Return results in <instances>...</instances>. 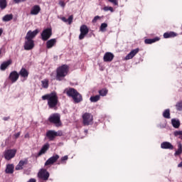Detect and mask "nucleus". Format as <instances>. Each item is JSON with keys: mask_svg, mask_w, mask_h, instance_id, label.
I'll use <instances>...</instances> for the list:
<instances>
[{"mask_svg": "<svg viewBox=\"0 0 182 182\" xmlns=\"http://www.w3.org/2000/svg\"><path fill=\"white\" fill-rule=\"evenodd\" d=\"M42 100H48V106L50 109H55L58 106L59 98L56 92L46 94L41 97Z\"/></svg>", "mask_w": 182, "mask_h": 182, "instance_id": "obj_1", "label": "nucleus"}, {"mask_svg": "<svg viewBox=\"0 0 182 182\" xmlns=\"http://www.w3.org/2000/svg\"><path fill=\"white\" fill-rule=\"evenodd\" d=\"M69 75V65L64 64L56 69L55 80L62 82Z\"/></svg>", "mask_w": 182, "mask_h": 182, "instance_id": "obj_2", "label": "nucleus"}, {"mask_svg": "<svg viewBox=\"0 0 182 182\" xmlns=\"http://www.w3.org/2000/svg\"><path fill=\"white\" fill-rule=\"evenodd\" d=\"M48 122L55 124L56 127H60L62 126V122L60 121V114L55 113L51 114L48 118Z\"/></svg>", "mask_w": 182, "mask_h": 182, "instance_id": "obj_3", "label": "nucleus"}, {"mask_svg": "<svg viewBox=\"0 0 182 182\" xmlns=\"http://www.w3.org/2000/svg\"><path fill=\"white\" fill-rule=\"evenodd\" d=\"M82 123L84 126H90L93 124V115L89 112H85L82 115Z\"/></svg>", "mask_w": 182, "mask_h": 182, "instance_id": "obj_4", "label": "nucleus"}, {"mask_svg": "<svg viewBox=\"0 0 182 182\" xmlns=\"http://www.w3.org/2000/svg\"><path fill=\"white\" fill-rule=\"evenodd\" d=\"M52 36V28H47L44 29L41 33V39L42 41H44V42H46V41H48L50 39V37Z\"/></svg>", "mask_w": 182, "mask_h": 182, "instance_id": "obj_5", "label": "nucleus"}, {"mask_svg": "<svg viewBox=\"0 0 182 182\" xmlns=\"http://www.w3.org/2000/svg\"><path fill=\"white\" fill-rule=\"evenodd\" d=\"M50 176V174L45 168L41 169L38 173V178H41V180H43L44 181H48Z\"/></svg>", "mask_w": 182, "mask_h": 182, "instance_id": "obj_6", "label": "nucleus"}, {"mask_svg": "<svg viewBox=\"0 0 182 182\" xmlns=\"http://www.w3.org/2000/svg\"><path fill=\"white\" fill-rule=\"evenodd\" d=\"M80 34L79 36L80 41L85 39V36L89 33V28L86 25H82L80 28Z\"/></svg>", "mask_w": 182, "mask_h": 182, "instance_id": "obj_7", "label": "nucleus"}, {"mask_svg": "<svg viewBox=\"0 0 182 182\" xmlns=\"http://www.w3.org/2000/svg\"><path fill=\"white\" fill-rule=\"evenodd\" d=\"M16 154V149H8L4 151V158L6 159V160H11V159H14L15 157Z\"/></svg>", "mask_w": 182, "mask_h": 182, "instance_id": "obj_8", "label": "nucleus"}, {"mask_svg": "<svg viewBox=\"0 0 182 182\" xmlns=\"http://www.w3.org/2000/svg\"><path fill=\"white\" fill-rule=\"evenodd\" d=\"M58 136H60V134H59L55 130H48L46 132V137L48 138V140H50V141H53L55 140V138L58 137Z\"/></svg>", "mask_w": 182, "mask_h": 182, "instance_id": "obj_9", "label": "nucleus"}, {"mask_svg": "<svg viewBox=\"0 0 182 182\" xmlns=\"http://www.w3.org/2000/svg\"><path fill=\"white\" fill-rule=\"evenodd\" d=\"M28 163H29V161L28 158L21 160L18 162V164L16 165L15 170L16 171L23 170V167H25V166H28Z\"/></svg>", "mask_w": 182, "mask_h": 182, "instance_id": "obj_10", "label": "nucleus"}, {"mask_svg": "<svg viewBox=\"0 0 182 182\" xmlns=\"http://www.w3.org/2000/svg\"><path fill=\"white\" fill-rule=\"evenodd\" d=\"M39 33V30L36 29L35 31H28L26 36V40L33 41V38Z\"/></svg>", "mask_w": 182, "mask_h": 182, "instance_id": "obj_11", "label": "nucleus"}, {"mask_svg": "<svg viewBox=\"0 0 182 182\" xmlns=\"http://www.w3.org/2000/svg\"><path fill=\"white\" fill-rule=\"evenodd\" d=\"M35 48V41L33 40H26L24 43L25 50H32Z\"/></svg>", "mask_w": 182, "mask_h": 182, "instance_id": "obj_12", "label": "nucleus"}, {"mask_svg": "<svg viewBox=\"0 0 182 182\" xmlns=\"http://www.w3.org/2000/svg\"><path fill=\"white\" fill-rule=\"evenodd\" d=\"M64 93H66L68 97L73 98L77 93V90L73 87H68L64 90Z\"/></svg>", "mask_w": 182, "mask_h": 182, "instance_id": "obj_13", "label": "nucleus"}, {"mask_svg": "<svg viewBox=\"0 0 182 182\" xmlns=\"http://www.w3.org/2000/svg\"><path fill=\"white\" fill-rule=\"evenodd\" d=\"M59 160V155L55 154L50 158H49L45 163V166H50L56 163Z\"/></svg>", "mask_w": 182, "mask_h": 182, "instance_id": "obj_14", "label": "nucleus"}, {"mask_svg": "<svg viewBox=\"0 0 182 182\" xmlns=\"http://www.w3.org/2000/svg\"><path fill=\"white\" fill-rule=\"evenodd\" d=\"M9 79L11 80V83H15L18 79H19V73H18L16 71L11 72Z\"/></svg>", "mask_w": 182, "mask_h": 182, "instance_id": "obj_15", "label": "nucleus"}, {"mask_svg": "<svg viewBox=\"0 0 182 182\" xmlns=\"http://www.w3.org/2000/svg\"><path fill=\"white\" fill-rule=\"evenodd\" d=\"M161 149L164 150H173L174 146H173V144L168 141H164L161 144Z\"/></svg>", "mask_w": 182, "mask_h": 182, "instance_id": "obj_16", "label": "nucleus"}, {"mask_svg": "<svg viewBox=\"0 0 182 182\" xmlns=\"http://www.w3.org/2000/svg\"><path fill=\"white\" fill-rule=\"evenodd\" d=\"M114 59V55L110 52H107L104 55L103 60L104 62H112Z\"/></svg>", "mask_w": 182, "mask_h": 182, "instance_id": "obj_17", "label": "nucleus"}, {"mask_svg": "<svg viewBox=\"0 0 182 182\" xmlns=\"http://www.w3.org/2000/svg\"><path fill=\"white\" fill-rule=\"evenodd\" d=\"M74 103H80V102H83V97L77 91L75 92L74 97H72Z\"/></svg>", "mask_w": 182, "mask_h": 182, "instance_id": "obj_18", "label": "nucleus"}, {"mask_svg": "<svg viewBox=\"0 0 182 182\" xmlns=\"http://www.w3.org/2000/svg\"><path fill=\"white\" fill-rule=\"evenodd\" d=\"M139 48H136L132 50L126 57L125 59L126 60H129V59H133V58H134V56H136V55H137V53H139Z\"/></svg>", "mask_w": 182, "mask_h": 182, "instance_id": "obj_19", "label": "nucleus"}, {"mask_svg": "<svg viewBox=\"0 0 182 182\" xmlns=\"http://www.w3.org/2000/svg\"><path fill=\"white\" fill-rule=\"evenodd\" d=\"M18 75L21 76V77H23V79H28V77L29 76V72H28L26 68H22L19 71Z\"/></svg>", "mask_w": 182, "mask_h": 182, "instance_id": "obj_20", "label": "nucleus"}, {"mask_svg": "<svg viewBox=\"0 0 182 182\" xmlns=\"http://www.w3.org/2000/svg\"><path fill=\"white\" fill-rule=\"evenodd\" d=\"M41 12V6L39 5H35L31 8V15H38Z\"/></svg>", "mask_w": 182, "mask_h": 182, "instance_id": "obj_21", "label": "nucleus"}, {"mask_svg": "<svg viewBox=\"0 0 182 182\" xmlns=\"http://www.w3.org/2000/svg\"><path fill=\"white\" fill-rule=\"evenodd\" d=\"M10 65H12V60L3 62L0 65L1 70H6V68L10 66Z\"/></svg>", "mask_w": 182, "mask_h": 182, "instance_id": "obj_22", "label": "nucleus"}, {"mask_svg": "<svg viewBox=\"0 0 182 182\" xmlns=\"http://www.w3.org/2000/svg\"><path fill=\"white\" fill-rule=\"evenodd\" d=\"M178 34L173 31H169L164 33V38L165 39H168L170 38H176Z\"/></svg>", "mask_w": 182, "mask_h": 182, "instance_id": "obj_23", "label": "nucleus"}, {"mask_svg": "<svg viewBox=\"0 0 182 182\" xmlns=\"http://www.w3.org/2000/svg\"><path fill=\"white\" fill-rule=\"evenodd\" d=\"M56 45V38H52L50 40H48L46 42V48L47 49H51V48H53Z\"/></svg>", "mask_w": 182, "mask_h": 182, "instance_id": "obj_24", "label": "nucleus"}, {"mask_svg": "<svg viewBox=\"0 0 182 182\" xmlns=\"http://www.w3.org/2000/svg\"><path fill=\"white\" fill-rule=\"evenodd\" d=\"M159 41H160V37H155L154 38H146L144 40V43L146 45H151V43L159 42Z\"/></svg>", "mask_w": 182, "mask_h": 182, "instance_id": "obj_25", "label": "nucleus"}, {"mask_svg": "<svg viewBox=\"0 0 182 182\" xmlns=\"http://www.w3.org/2000/svg\"><path fill=\"white\" fill-rule=\"evenodd\" d=\"M48 150H49V144H46L43 146V147L38 152V156H42V154H45L46 151H48Z\"/></svg>", "mask_w": 182, "mask_h": 182, "instance_id": "obj_26", "label": "nucleus"}, {"mask_svg": "<svg viewBox=\"0 0 182 182\" xmlns=\"http://www.w3.org/2000/svg\"><path fill=\"white\" fill-rule=\"evenodd\" d=\"M14 164H8L6 168V174H14Z\"/></svg>", "mask_w": 182, "mask_h": 182, "instance_id": "obj_27", "label": "nucleus"}, {"mask_svg": "<svg viewBox=\"0 0 182 182\" xmlns=\"http://www.w3.org/2000/svg\"><path fill=\"white\" fill-rule=\"evenodd\" d=\"M14 19V14H6L2 18L3 22H9V21H12Z\"/></svg>", "mask_w": 182, "mask_h": 182, "instance_id": "obj_28", "label": "nucleus"}, {"mask_svg": "<svg viewBox=\"0 0 182 182\" xmlns=\"http://www.w3.org/2000/svg\"><path fill=\"white\" fill-rule=\"evenodd\" d=\"M61 21L65 23L68 22V25H71L72 22H73V16H70L68 18H66L65 17H62Z\"/></svg>", "mask_w": 182, "mask_h": 182, "instance_id": "obj_29", "label": "nucleus"}, {"mask_svg": "<svg viewBox=\"0 0 182 182\" xmlns=\"http://www.w3.org/2000/svg\"><path fill=\"white\" fill-rule=\"evenodd\" d=\"M181 154H182V144H181V143H179L178 144V149L174 153V156H181Z\"/></svg>", "mask_w": 182, "mask_h": 182, "instance_id": "obj_30", "label": "nucleus"}, {"mask_svg": "<svg viewBox=\"0 0 182 182\" xmlns=\"http://www.w3.org/2000/svg\"><path fill=\"white\" fill-rule=\"evenodd\" d=\"M171 123L173 127H174L175 129H178V127H180V121L176 120V119H172Z\"/></svg>", "mask_w": 182, "mask_h": 182, "instance_id": "obj_31", "label": "nucleus"}, {"mask_svg": "<svg viewBox=\"0 0 182 182\" xmlns=\"http://www.w3.org/2000/svg\"><path fill=\"white\" fill-rule=\"evenodd\" d=\"M8 6L6 0H0V9L4 10Z\"/></svg>", "mask_w": 182, "mask_h": 182, "instance_id": "obj_32", "label": "nucleus"}, {"mask_svg": "<svg viewBox=\"0 0 182 182\" xmlns=\"http://www.w3.org/2000/svg\"><path fill=\"white\" fill-rule=\"evenodd\" d=\"M98 93H99L100 96L105 97L107 95V93H109V90L106 88H103L102 90H100L98 91Z\"/></svg>", "mask_w": 182, "mask_h": 182, "instance_id": "obj_33", "label": "nucleus"}, {"mask_svg": "<svg viewBox=\"0 0 182 182\" xmlns=\"http://www.w3.org/2000/svg\"><path fill=\"white\" fill-rule=\"evenodd\" d=\"M163 117H164V119H171V118L170 117V109H166L164 111Z\"/></svg>", "mask_w": 182, "mask_h": 182, "instance_id": "obj_34", "label": "nucleus"}, {"mask_svg": "<svg viewBox=\"0 0 182 182\" xmlns=\"http://www.w3.org/2000/svg\"><path fill=\"white\" fill-rule=\"evenodd\" d=\"M90 100L92 103H96V102H99V100H100V95L92 96L90 98Z\"/></svg>", "mask_w": 182, "mask_h": 182, "instance_id": "obj_35", "label": "nucleus"}, {"mask_svg": "<svg viewBox=\"0 0 182 182\" xmlns=\"http://www.w3.org/2000/svg\"><path fill=\"white\" fill-rule=\"evenodd\" d=\"M42 87H44V89H48L49 87V80H45L41 81Z\"/></svg>", "mask_w": 182, "mask_h": 182, "instance_id": "obj_36", "label": "nucleus"}, {"mask_svg": "<svg viewBox=\"0 0 182 182\" xmlns=\"http://www.w3.org/2000/svg\"><path fill=\"white\" fill-rule=\"evenodd\" d=\"M106 28H107V23H102L100 27V31L101 32H106Z\"/></svg>", "mask_w": 182, "mask_h": 182, "instance_id": "obj_37", "label": "nucleus"}, {"mask_svg": "<svg viewBox=\"0 0 182 182\" xmlns=\"http://www.w3.org/2000/svg\"><path fill=\"white\" fill-rule=\"evenodd\" d=\"M176 110H178V112H181V110H182V101L177 102L176 105Z\"/></svg>", "mask_w": 182, "mask_h": 182, "instance_id": "obj_38", "label": "nucleus"}, {"mask_svg": "<svg viewBox=\"0 0 182 182\" xmlns=\"http://www.w3.org/2000/svg\"><path fill=\"white\" fill-rule=\"evenodd\" d=\"M173 136H175V137L179 136V139H182V131H175L173 132Z\"/></svg>", "mask_w": 182, "mask_h": 182, "instance_id": "obj_39", "label": "nucleus"}, {"mask_svg": "<svg viewBox=\"0 0 182 182\" xmlns=\"http://www.w3.org/2000/svg\"><path fill=\"white\" fill-rule=\"evenodd\" d=\"M103 11L105 12H107V11H110V12H114V9H113V7L112 6H105L103 8Z\"/></svg>", "mask_w": 182, "mask_h": 182, "instance_id": "obj_40", "label": "nucleus"}, {"mask_svg": "<svg viewBox=\"0 0 182 182\" xmlns=\"http://www.w3.org/2000/svg\"><path fill=\"white\" fill-rule=\"evenodd\" d=\"M100 19H102V17L99 16H96L94 17V18L92 20V23H96Z\"/></svg>", "mask_w": 182, "mask_h": 182, "instance_id": "obj_41", "label": "nucleus"}, {"mask_svg": "<svg viewBox=\"0 0 182 182\" xmlns=\"http://www.w3.org/2000/svg\"><path fill=\"white\" fill-rule=\"evenodd\" d=\"M109 2H111V4H113V5H115L116 6H117L119 5V2L117 1V0H108Z\"/></svg>", "mask_w": 182, "mask_h": 182, "instance_id": "obj_42", "label": "nucleus"}, {"mask_svg": "<svg viewBox=\"0 0 182 182\" xmlns=\"http://www.w3.org/2000/svg\"><path fill=\"white\" fill-rule=\"evenodd\" d=\"M69 159V156L68 155H65L63 157H61V163H63L64 161H66Z\"/></svg>", "mask_w": 182, "mask_h": 182, "instance_id": "obj_43", "label": "nucleus"}, {"mask_svg": "<svg viewBox=\"0 0 182 182\" xmlns=\"http://www.w3.org/2000/svg\"><path fill=\"white\" fill-rule=\"evenodd\" d=\"M59 5L61 6L62 8H65V6H66V3H65V1H60Z\"/></svg>", "mask_w": 182, "mask_h": 182, "instance_id": "obj_44", "label": "nucleus"}, {"mask_svg": "<svg viewBox=\"0 0 182 182\" xmlns=\"http://www.w3.org/2000/svg\"><path fill=\"white\" fill-rule=\"evenodd\" d=\"M19 136H21V132L14 134V139H18Z\"/></svg>", "mask_w": 182, "mask_h": 182, "instance_id": "obj_45", "label": "nucleus"}, {"mask_svg": "<svg viewBox=\"0 0 182 182\" xmlns=\"http://www.w3.org/2000/svg\"><path fill=\"white\" fill-rule=\"evenodd\" d=\"M16 4H19V2H25L26 0H14Z\"/></svg>", "mask_w": 182, "mask_h": 182, "instance_id": "obj_46", "label": "nucleus"}, {"mask_svg": "<svg viewBox=\"0 0 182 182\" xmlns=\"http://www.w3.org/2000/svg\"><path fill=\"white\" fill-rule=\"evenodd\" d=\"M9 119H11L10 117H4L3 118V120H4V122H7V120H9Z\"/></svg>", "mask_w": 182, "mask_h": 182, "instance_id": "obj_47", "label": "nucleus"}, {"mask_svg": "<svg viewBox=\"0 0 182 182\" xmlns=\"http://www.w3.org/2000/svg\"><path fill=\"white\" fill-rule=\"evenodd\" d=\"M27 182H36V179H35V178H30L28 180V181H27Z\"/></svg>", "mask_w": 182, "mask_h": 182, "instance_id": "obj_48", "label": "nucleus"}, {"mask_svg": "<svg viewBox=\"0 0 182 182\" xmlns=\"http://www.w3.org/2000/svg\"><path fill=\"white\" fill-rule=\"evenodd\" d=\"M4 32V30H2V28H0V36L2 35Z\"/></svg>", "mask_w": 182, "mask_h": 182, "instance_id": "obj_49", "label": "nucleus"}]
</instances>
